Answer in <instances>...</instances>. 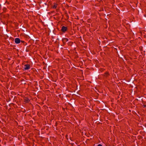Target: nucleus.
Instances as JSON below:
<instances>
[{
    "label": "nucleus",
    "mask_w": 146,
    "mask_h": 146,
    "mask_svg": "<svg viewBox=\"0 0 146 146\" xmlns=\"http://www.w3.org/2000/svg\"><path fill=\"white\" fill-rule=\"evenodd\" d=\"M30 68V65L29 64H26L24 65V67L23 68V70H29Z\"/></svg>",
    "instance_id": "nucleus-1"
},
{
    "label": "nucleus",
    "mask_w": 146,
    "mask_h": 146,
    "mask_svg": "<svg viewBox=\"0 0 146 146\" xmlns=\"http://www.w3.org/2000/svg\"><path fill=\"white\" fill-rule=\"evenodd\" d=\"M67 30V28L66 27L64 26H63L62 27L61 31L62 32L65 33Z\"/></svg>",
    "instance_id": "nucleus-2"
},
{
    "label": "nucleus",
    "mask_w": 146,
    "mask_h": 146,
    "mask_svg": "<svg viewBox=\"0 0 146 146\" xmlns=\"http://www.w3.org/2000/svg\"><path fill=\"white\" fill-rule=\"evenodd\" d=\"M15 42L16 44H19L21 40L19 38H16L15 39Z\"/></svg>",
    "instance_id": "nucleus-3"
},
{
    "label": "nucleus",
    "mask_w": 146,
    "mask_h": 146,
    "mask_svg": "<svg viewBox=\"0 0 146 146\" xmlns=\"http://www.w3.org/2000/svg\"><path fill=\"white\" fill-rule=\"evenodd\" d=\"M62 40L64 42H66L68 40V39L66 38H64L62 39Z\"/></svg>",
    "instance_id": "nucleus-4"
},
{
    "label": "nucleus",
    "mask_w": 146,
    "mask_h": 146,
    "mask_svg": "<svg viewBox=\"0 0 146 146\" xmlns=\"http://www.w3.org/2000/svg\"><path fill=\"white\" fill-rule=\"evenodd\" d=\"M109 75V74L107 72H105L104 74V76H105L106 77H108Z\"/></svg>",
    "instance_id": "nucleus-5"
},
{
    "label": "nucleus",
    "mask_w": 146,
    "mask_h": 146,
    "mask_svg": "<svg viewBox=\"0 0 146 146\" xmlns=\"http://www.w3.org/2000/svg\"><path fill=\"white\" fill-rule=\"evenodd\" d=\"M57 7V4L56 3H54V5L53 6V8L54 9H56Z\"/></svg>",
    "instance_id": "nucleus-6"
},
{
    "label": "nucleus",
    "mask_w": 146,
    "mask_h": 146,
    "mask_svg": "<svg viewBox=\"0 0 146 146\" xmlns=\"http://www.w3.org/2000/svg\"><path fill=\"white\" fill-rule=\"evenodd\" d=\"M97 146H102V145L101 144H98Z\"/></svg>",
    "instance_id": "nucleus-7"
},
{
    "label": "nucleus",
    "mask_w": 146,
    "mask_h": 146,
    "mask_svg": "<svg viewBox=\"0 0 146 146\" xmlns=\"http://www.w3.org/2000/svg\"><path fill=\"white\" fill-rule=\"evenodd\" d=\"M21 42H24V41H21Z\"/></svg>",
    "instance_id": "nucleus-8"
}]
</instances>
